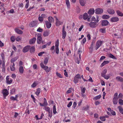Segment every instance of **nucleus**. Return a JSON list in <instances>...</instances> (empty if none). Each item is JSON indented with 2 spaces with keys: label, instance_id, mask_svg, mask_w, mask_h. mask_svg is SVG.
I'll list each match as a JSON object with an SVG mask.
<instances>
[{
  "label": "nucleus",
  "instance_id": "1",
  "mask_svg": "<svg viewBox=\"0 0 123 123\" xmlns=\"http://www.w3.org/2000/svg\"><path fill=\"white\" fill-rule=\"evenodd\" d=\"M104 42L103 41L98 40L96 42L95 46V49L96 50H97L99 48L100 46L102 45L103 43Z\"/></svg>",
  "mask_w": 123,
  "mask_h": 123
},
{
  "label": "nucleus",
  "instance_id": "2",
  "mask_svg": "<svg viewBox=\"0 0 123 123\" xmlns=\"http://www.w3.org/2000/svg\"><path fill=\"white\" fill-rule=\"evenodd\" d=\"M59 44V40H57L55 43V51L56 54H58L59 53V49L58 48V46Z\"/></svg>",
  "mask_w": 123,
  "mask_h": 123
},
{
  "label": "nucleus",
  "instance_id": "3",
  "mask_svg": "<svg viewBox=\"0 0 123 123\" xmlns=\"http://www.w3.org/2000/svg\"><path fill=\"white\" fill-rule=\"evenodd\" d=\"M40 66L41 68L43 69L45 72L47 73L49 72V68L48 67L44 65L42 62L41 63Z\"/></svg>",
  "mask_w": 123,
  "mask_h": 123
},
{
  "label": "nucleus",
  "instance_id": "4",
  "mask_svg": "<svg viewBox=\"0 0 123 123\" xmlns=\"http://www.w3.org/2000/svg\"><path fill=\"white\" fill-rule=\"evenodd\" d=\"M2 93L5 98L9 94L8 90L6 89H4L2 90Z\"/></svg>",
  "mask_w": 123,
  "mask_h": 123
},
{
  "label": "nucleus",
  "instance_id": "5",
  "mask_svg": "<svg viewBox=\"0 0 123 123\" xmlns=\"http://www.w3.org/2000/svg\"><path fill=\"white\" fill-rule=\"evenodd\" d=\"M12 81V79L9 78V76H7L6 78V83L8 84H11Z\"/></svg>",
  "mask_w": 123,
  "mask_h": 123
},
{
  "label": "nucleus",
  "instance_id": "6",
  "mask_svg": "<svg viewBox=\"0 0 123 123\" xmlns=\"http://www.w3.org/2000/svg\"><path fill=\"white\" fill-rule=\"evenodd\" d=\"M42 40V38L40 34H38L37 35V42L38 44H40L41 43Z\"/></svg>",
  "mask_w": 123,
  "mask_h": 123
},
{
  "label": "nucleus",
  "instance_id": "7",
  "mask_svg": "<svg viewBox=\"0 0 123 123\" xmlns=\"http://www.w3.org/2000/svg\"><path fill=\"white\" fill-rule=\"evenodd\" d=\"M67 33L65 31V26H63L62 30V38L63 39L65 38L66 35Z\"/></svg>",
  "mask_w": 123,
  "mask_h": 123
},
{
  "label": "nucleus",
  "instance_id": "8",
  "mask_svg": "<svg viewBox=\"0 0 123 123\" xmlns=\"http://www.w3.org/2000/svg\"><path fill=\"white\" fill-rule=\"evenodd\" d=\"M119 18L116 17H113L110 19V21L112 22H115L118 21Z\"/></svg>",
  "mask_w": 123,
  "mask_h": 123
},
{
  "label": "nucleus",
  "instance_id": "9",
  "mask_svg": "<svg viewBox=\"0 0 123 123\" xmlns=\"http://www.w3.org/2000/svg\"><path fill=\"white\" fill-rule=\"evenodd\" d=\"M89 25L92 28H94L96 27L97 25V24L95 22H90Z\"/></svg>",
  "mask_w": 123,
  "mask_h": 123
},
{
  "label": "nucleus",
  "instance_id": "10",
  "mask_svg": "<svg viewBox=\"0 0 123 123\" xmlns=\"http://www.w3.org/2000/svg\"><path fill=\"white\" fill-rule=\"evenodd\" d=\"M37 22L36 21H33L31 22L30 24V26L31 27L37 26Z\"/></svg>",
  "mask_w": 123,
  "mask_h": 123
},
{
  "label": "nucleus",
  "instance_id": "11",
  "mask_svg": "<svg viewBox=\"0 0 123 123\" xmlns=\"http://www.w3.org/2000/svg\"><path fill=\"white\" fill-rule=\"evenodd\" d=\"M107 11L111 15H113L115 13L114 10L112 8H109L107 10Z\"/></svg>",
  "mask_w": 123,
  "mask_h": 123
},
{
  "label": "nucleus",
  "instance_id": "12",
  "mask_svg": "<svg viewBox=\"0 0 123 123\" xmlns=\"http://www.w3.org/2000/svg\"><path fill=\"white\" fill-rule=\"evenodd\" d=\"M55 23L57 26H59L62 24V22L59 20L57 18L55 17Z\"/></svg>",
  "mask_w": 123,
  "mask_h": 123
},
{
  "label": "nucleus",
  "instance_id": "13",
  "mask_svg": "<svg viewBox=\"0 0 123 123\" xmlns=\"http://www.w3.org/2000/svg\"><path fill=\"white\" fill-rule=\"evenodd\" d=\"M30 45H27L24 47L23 50V52L25 53L27 52L30 49Z\"/></svg>",
  "mask_w": 123,
  "mask_h": 123
},
{
  "label": "nucleus",
  "instance_id": "14",
  "mask_svg": "<svg viewBox=\"0 0 123 123\" xmlns=\"http://www.w3.org/2000/svg\"><path fill=\"white\" fill-rule=\"evenodd\" d=\"M103 11L102 9L98 8L96 9L95 13L96 14H100L103 12Z\"/></svg>",
  "mask_w": 123,
  "mask_h": 123
},
{
  "label": "nucleus",
  "instance_id": "15",
  "mask_svg": "<svg viewBox=\"0 0 123 123\" xmlns=\"http://www.w3.org/2000/svg\"><path fill=\"white\" fill-rule=\"evenodd\" d=\"M109 23V22L107 20H103L101 23V25L103 26H105L107 25Z\"/></svg>",
  "mask_w": 123,
  "mask_h": 123
},
{
  "label": "nucleus",
  "instance_id": "16",
  "mask_svg": "<svg viewBox=\"0 0 123 123\" xmlns=\"http://www.w3.org/2000/svg\"><path fill=\"white\" fill-rule=\"evenodd\" d=\"M45 23L47 27L48 28H49L51 27V23L47 21H46L45 22Z\"/></svg>",
  "mask_w": 123,
  "mask_h": 123
},
{
  "label": "nucleus",
  "instance_id": "17",
  "mask_svg": "<svg viewBox=\"0 0 123 123\" xmlns=\"http://www.w3.org/2000/svg\"><path fill=\"white\" fill-rule=\"evenodd\" d=\"M36 40V38L35 37H33L32 39L30 40L29 41V43L31 44L34 43Z\"/></svg>",
  "mask_w": 123,
  "mask_h": 123
},
{
  "label": "nucleus",
  "instance_id": "18",
  "mask_svg": "<svg viewBox=\"0 0 123 123\" xmlns=\"http://www.w3.org/2000/svg\"><path fill=\"white\" fill-rule=\"evenodd\" d=\"M18 70L20 74H21L23 73L24 69L22 66H20Z\"/></svg>",
  "mask_w": 123,
  "mask_h": 123
},
{
  "label": "nucleus",
  "instance_id": "19",
  "mask_svg": "<svg viewBox=\"0 0 123 123\" xmlns=\"http://www.w3.org/2000/svg\"><path fill=\"white\" fill-rule=\"evenodd\" d=\"M38 82L37 81H34L31 86V87L32 88H34L38 84Z\"/></svg>",
  "mask_w": 123,
  "mask_h": 123
},
{
  "label": "nucleus",
  "instance_id": "20",
  "mask_svg": "<svg viewBox=\"0 0 123 123\" xmlns=\"http://www.w3.org/2000/svg\"><path fill=\"white\" fill-rule=\"evenodd\" d=\"M113 102L114 104L116 105L118 102V98H117L114 97L113 99Z\"/></svg>",
  "mask_w": 123,
  "mask_h": 123
},
{
  "label": "nucleus",
  "instance_id": "21",
  "mask_svg": "<svg viewBox=\"0 0 123 123\" xmlns=\"http://www.w3.org/2000/svg\"><path fill=\"white\" fill-rule=\"evenodd\" d=\"M109 63V61H104L101 64L100 67H102L106 64H108Z\"/></svg>",
  "mask_w": 123,
  "mask_h": 123
},
{
  "label": "nucleus",
  "instance_id": "22",
  "mask_svg": "<svg viewBox=\"0 0 123 123\" xmlns=\"http://www.w3.org/2000/svg\"><path fill=\"white\" fill-rule=\"evenodd\" d=\"M94 10L93 8H91L89 10L88 12V13L90 15H92L94 14Z\"/></svg>",
  "mask_w": 123,
  "mask_h": 123
},
{
  "label": "nucleus",
  "instance_id": "23",
  "mask_svg": "<svg viewBox=\"0 0 123 123\" xmlns=\"http://www.w3.org/2000/svg\"><path fill=\"white\" fill-rule=\"evenodd\" d=\"M15 31L18 34H21L23 33L22 31L17 28H16L15 29Z\"/></svg>",
  "mask_w": 123,
  "mask_h": 123
},
{
  "label": "nucleus",
  "instance_id": "24",
  "mask_svg": "<svg viewBox=\"0 0 123 123\" xmlns=\"http://www.w3.org/2000/svg\"><path fill=\"white\" fill-rule=\"evenodd\" d=\"M49 34V30L46 31L44 32L43 34V36L44 37L48 36Z\"/></svg>",
  "mask_w": 123,
  "mask_h": 123
},
{
  "label": "nucleus",
  "instance_id": "25",
  "mask_svg": "<svg viewBox=\"0 0 123 123\" xmlns=\"http://www.w3.org/2000/svg\"><path fill=\"white\" fill-rule=\"evenodd\" d=\"M80 3L82 6H84L86 3L85 0H79Z\"/></svg>",
  "mask_w": 123,
  "mask_h": 123
},
{
  "label": "nucleus",
  "instance_id": "26",
  "mask_svg": "<svg viewBox=\"0 0 123 123\" xmlns=\"http://www.w3.org/2000/svg\"><path fill=\"white\" fill-rule=\"evenodd\" d=\"M116 12L118 16L121 17L123 16V13L120 11L119 10H117Z\"/></svg>",
  "mask_w": 123,
  "mask_h": 123
},
{
  "label": "nucleus",
  "instance_id": "27",
  "mask_svg": "<svg viewBox=\"0 0 123 123\" xmlns=\"http://www.w3.org/2000/svg\"><path fill=\"white\" fill-rule=\"evenodd\" d=\"M116 80L120 82L123 81V79L121 77L119 76H117L116 78Z\"/></svg>",
  "mask_w": 123,
  "mask_h": 123
},
{
  "label": "nucleus",
  "instance_id": "28",
  "mask_svg": "<svg viewBox=\"0 0 123 123\" xmlns=\"http://www.w3.org/2000/svg\"><path fill=\"white\" fill-rule=\"evenodd\" d=\"M66 4L67 8L69 9L70 8V2L69 0H66Z\"/></svg>",
  "mask_w": 123,
  "mask_h": 123
},
{
  "label": "nucleus",
  "instance_id": "29",
  "mask_svg": "<svg viewBox=\"0 0 123 123\" xmlns=\"http://www.w3.org/2000/svg\"><path fill=\"white\" fill-rule=\"evenodd\" d=\"M15 65L14 63H13V65H11L10 66V67L11 71H14L15 70V68L14 67Z\"/></svg>",
  "mask_w": 123,
  "mask_h": 123
},
{
  "label": "nucleus",
  "instance_id": "30",
  "mask_svg": "<svg viewBox=\"0 0 123 123\" xmlns=\"http://www.w3.org/2000/svg\"><path fill=\"white\" fill-rule=\"evenodd\" d=\"M102 18L104 19H107L110 18L109 15H103L102 17Z\"/></svg>",
  "mask_w": 123,
  "mask_h": 123
},
{
  "label": "nucleus",
  "instance_id": "31",
  "mask_svg": "<svg viewBox=\"0 0 123 123\" xmlns=\"http://www.w3.org/2000/svg\"><path fill=\"white\" fill-rule=\"evenodd\" d=\"M48 20L49 21V22L50 23H52L54 22V19L52 17L49 16L48 17Z\"/></svg>",
  "mask_w": 123,
  "mask_h": 123
},
{
  "label": "nucleus",
  "instance_id": "32",
  "mask_svg": "<svg viewBox=\"0 0 123 123\" xmlns=\"http://www.w3.org/2000/svg\"><path fill=\"white\" fill-rule=\"evenodd\" d=\"M5 62H3V63L2 64V67L1 68H2V71L4 73L5 72Z\"/></svg>",
  "mask_w": 123,
  "mask_h": 123
},
{
  "label": "nucleus",
  "instance_id": "33",
  "mask_svg": "<svg viewBox=\"0 0 123 123\" xmlns=\"http://www.w3.org/2000/svg\"><path fill=\"white\" fill-rule=\"evenodd\" d=\"M118 108L119 109V111L120 113L123 114V109L122 107L119 106L118 107Z\"/></svg>",
  "mask_w": 123,
  "mask_h": 123
},
{
  "label": "nucleus",
  "instance_id": "34",
  "mask_svg": "<svg viewBox=\"0 0 123 123\" xmlns=\"http://www.w3.org/2000/svg\"><path fill=\"white\" fill-rule=\"evenodd\" d=\"M88 17V15L86 13H84L83 15V18L84 19V20H86Z\"/></svg>",
  "mask_w": 123,
  "mask_h": 123
},
{
  "label": "nucleus",
  "instance_id": "35",
  "mask_svg": "<svg viewBox=\"0 0 123 123\" xmlns=\"http://www.w3.org/2000/svg\"><path fill=\"white\" fill-rule=\"evenodd\" d=\"M107 70L106 69H105L103 70L101 73L102 76L103 77L104 75H105V74L107 72Z\"/></svg>",
  "mask_w": 123,
  "mask_h": 123
},
{
  "label": "nucleus",
  "instance_id": "36",
  "mask_svg": "<svg viewBox=\"0 0 123 123\" xmlns=\"http://www.w3.org/2000/svg\"><path fill=\"white\" fill-rule=\"evenodd\" d=\"M101 97V95H97L93 98V99L94 100H96L99 99Z\"/></svg>",
  "mask_w": 123,
  "mask_h": 123
},
{
  "label": "nucleus",
  "instance_id": "37",
  "mask_svg": "<svg viewBox=\"0 0 123 123\" xmlns=\"http://www.w3.org/2000/svg\"><path fill=\"white\" fill-rule=\"evenodd\" d=\"M110 76V74H107L106 75H105L103 77L106 79H109Z\"/></svg>",
  "mask_w": 123,
  "mask_h": 123
},
{
  "label": "nucleus",
  "instance_id": "38",
  "mask_svg": "<svg viewBox=\"0 0 123 123\" xmlns=\"http://www.w3.org/2000/svg\"><path fill=\"white\" fill-rule=\"evenodd\" d=\"M18 58L17 57H15L12 58L11 60V62L12 63H14V62Z\"/></svg>",
  "mask_w": 123,
  "mask_h": 123
},
{
  "label": "nucleus",
  "instance_id": "39",
  "mask_svg": "<svg viewBox=\"0 0 123 123\" xmlns=\"http://www.w3.org/2000/svg\"><path fill=\"white\" fill-rule=\"evenodd\" d=\"M41 89L40 88H38L37 89V91L35 92L36 94L38 96L40 93Z\"/></svg>",
  "mask_w": 123,
  "mask_h": 123
},
{
  "label": "nucleus",
  "instance_id": "40",
  "mask_svg": "<svg viewBox=\"0 0 123 123\" xmlns=\"http://www.w3.org/2000/svg\"><path fill=\"white\" fill-rule=\"evenodd\" d=\"M30 49V51L31 53H33L35 51V48L34 46H32Z\"/></svg>",
  "mask_w": 123,
  "mask_h": 123
},
{
  "label": "nucleus",
  "instance_id": "41",
  "mask_svg": "<svg viewBox=\"0 0 123 123\" xmlns=\"http://www.w3.org/2000/svg\"><path fill=\"white\" fill-rule=\"evenodd\" d=\"M53 112L54 114H55L56 113H57L56 107L55 105H54L53 107Z\"/></svg>",
  "mask_w": 123,
  "mask_h": 123
},
{
  "label": "nucleus",
  "instance_id": "42",
  "mask_svg": "<svg viewBox=\"0 0 123 123\" xmlns=\"http://www.w3.org/2000/svg\"><path fill=\"white\" fill-rule=\"evenodd\" d=\"M46 111L48 112L50 111V108L47 106H45L44 109Z\"/></svg>",
  "mask_w": 123,
  "mask_h": 123
},
{
  "label": "nucleus",
  "instance_id": "43",
  "mask_svg": "<svg viewBox=\"0 0 123 123\" xmlns=\"http://www.w3.org/2000/svg\"><path fill=\"white\" fill-rule=\"evenodd\" d=\"M109 57L113 59H116V58L113 55L110 54L109 55Z\"/></svg>",
  "mask_w": 123,
  "mask_h": 123
},
{
  "label": "nucleus",
  "instance_id": "44",
  "mask_svg": "<svg viewBox=\"0 0 123 123\" xmlns=\"http://www.w3.org/2000/svg\"><path fill=\"white\" fill-rule=\"evenodd\" d=\"M99 31L102 33H104L105 32V28H101L100 29Z\"/></svg>",
  "mask_w": 123,
  "mask_h": 123
},
{
  "label": "nucleus",
  "instance_id": "45",
  "mask_svg": "<svg viewBox=\"0 0 123 123\" xmlns=\"http://www.w3.org/2000/svg\"><path fill=\"white\" fill-rule=\"evenodd\" d=\"M1 56L2 57V61L3 62H5V57H4V54L3 53H2L1 54Z\"/></svg>",
  "mask_w": 123,
  "mask_h": 123
},
{
  "label": "nucleus",
  "instance_id": "46",
  "mask_svg": "<svg viewBox=\"0 0 123 123\" xmlns=\"http://www.w3.org/2000/svg\"><path fill=\"white\" fill-rule=\"evenodd\" d=\"M16 89L15 88H13L11 90L10 94H13L15 91Z\"/></svg>",
  "mask_w": 123,
  "mask_h": 123
},
{
  "label": "nucleus",
  "instance_id": "47",
  "mask_svg": "<svg viewBox=\"0 0 123 123\" xmlns=\"http://www.w3.org/2000/svg\"><path fill=\"white\" fill-rule=\"evenodd\" d=\"M79 81V80L78 79L74 77V82L75 84H76L78 83Z\"/></svg>",
  "mask_w": 123,
  "mask_h": 123
},
{
  "label": "nucleus",
  "instance_id": "48",
  "mask_svg": "<svg viewBox=\"0 0 123 123\" xmlns=\"http://www.w3.org/2000/svg\"><path fill=\"white\" fill-rule=\"evenodd\" d=\"M43 104L45 106H47L48 105V103L47 101L46 98H44V102Z\"/></svg>",
  "mask_w": 123,
  "mask_h": 123
},
{
  "label": "nucleus",
  "instance_id": "49",
  "mask_svg": "<svg viewBox=\"0 0 123 123\" xmlns=\"http://www.w3.org/2000/svg\"><path fill=\"white\" fill-rule=\"evenodd\" d=\"M100 119L102 121H104L105 120V118L104 116L100 117Z\"/></svg>",
  "mask_w": 123,
  "mask_h": 123
},
{
  "label": "nucleus",
  "instance_id": "50",
  "mask_svg": "<svg viewBox=\"0 0 123 123\" xmlns=\"http://www.w3.org/2000/svg\"><path fill=\"white\" fill-rule=\"evenodd\" d=\"M118 103L121 105H123V100L121 99L119 100Z\"/></svg>",
  "mask_w": 123,
  "mask_h": 123
},
{
  "label": "nucleus",
  "instance_id": "51",
  "mask_svg": "<svg viewBox=\"0 0 123 123\" xmlns=\"http://www.w3.org/2000/svg\"><path fill=\"white\" fill-rule=\"evenodd\" d=\"M74 77L78 79H81V76L79 74H77Z\"/></svg>",
  "mask_w": 123,
  "mask_h": 123
},
{
  "label": "nucleus",
  "instance_id": "52",
  "mask_svg": "<svg viewBox=\"0 0 123 123\" xmlns=\"http://www.w3.org/2000/svg\"><path fill=\"white\" fill-rule=\"evenodd\" d=\"M48 116L50 117V119L52 117V111H50L48 112Z\"/></svg>",
  "mask_w": 123,
  "mask_h": 123
},
{
  "label": "nucleus",
  "instance_id": "53",
  "mask_svg": "<svg viewBox=\"0 0 123 123\" xmlns=\"http://www.w3.org/2000/svg\"><path fill=\"white\" fill-rule=\"evenodd\" d=\"M86 88L85 87L82 88L81 89V94H84L85 92Z\"/></svg>",
  "mask_w": 123,
  "mask_h": 123
},
{
  "label": "nucleus",
  "instance_id": "54",
  "mask_svg": "<svg viewBox=\"0 0 123 123\" xmlns=\"http://www.w3.org/2000/svg\"><path fill=\"white\" fill-rule=\"evenodd\" d=\"M56 75L59 78H62V77L61 74L58 72H56Z\"/></svg>",
  "mask_w": 123,
  "mask_h": 123
},
{
  "label": "nucleus",
  "instance_id": "55",
  "mask_svg": "<svg viewBox=\"0 0 123 123\" xmlns=\"http://www.w3.org/2000/svg\"><path fill=\"white\" fill-rule=\"evenodd\" d=\"M15 39V37L14 36H12L11 38V40L12 42L14 41Z\"/></svg>",
  "mask_w": 123,
  "mask_h": 123
},
{
  "label": "nucleus",
  "instance_id": "56",
  "mask_svg": "<svg viewBox=\"0 0 123 123\" xmlns=\"http://www.w3.org/2000/svg\"><path fill=\"white\" fill-rule=\"evenodd\" d=\"M77 105L76 103V102H74L72 106L73 108L74 109H75Z\"/></svg>",
  "mask_w": 123,
  "mask_h": 123
},
{
  "label": "nucleus",
  "instance_id": "57",
  "mask_svg": "<svg viewBox=\"0 0 123 123\" xmlns=\"http://www.w3.org/2000/svg\"><path fill=\"white\" fill-rule=\"evenodd\" d=\"M43 31V29L41 28L40 27H39L37 30V31L39 32H42Z\"/></svg>",
  "mask_w": 123,
  "mask_h": 123
},
{
  "label": "nucleus",
  "instance_id": "58",
  "mask_svg": "<svg viewBox=\"0 0 123 123\" xmlns=\"http://www.w3.org/2000/svg\"><path fill=\"white\" fill-rule=\"evenodd\" d=\"M72 88H70L69 89V90H68L66 92V93L68 94V93H70L72 92L71 90H70L72 89Z\"/></svg>",
  "mask_w": 123,
  "mask_h": 123
},
{
  "label": "nucleus",
  "instance_id": "59",
  "mask_svg": "<svg viewBox=\"0 0 123 123\" xmlns=\"http://www.w3.org/2000/svg\"><path fill=\"white\" fill-rule=\"evenodd\" d=\"M41 16L43 19L44 18L47 17L46 15L44 14H42Z\"/></svg>",
  "mask_w": 123,
  "mask_h": 123
},
{
  "label": "nucleus",
  "instance_id": "60",
  "mask_svg": "<svg viewBox=\"0 0 123 123\" xmlns=\"http://www.w3.org/2000/svg\"><path fill=\"white\" fill-rule=\"evenodd\" d=\"M48 60L47 58H45L44 60V63L45 65H46L48 62Z\"/></svg>",
  "mask_w": 123,
  "mask_h": 123
},
{
  "label": "nucleus",
  "instance_id": "61",
  "mask_svg": "<svg viewBox=\"0 0 123 123\" xmlns=\"http://www.w3.org/2000/svg\"><path fill=\"white\" fill-rule=\"evenodd\" d=\"M10 98L13 101H15L16 100V98L13 96L11 97Z\"/></svg>",
  "mask_w": 123,
  "mask_h": 123
},
{
  "label": "nucleus",
  "instance_id": "62",
  "mask_svg": "<svg viewBox=\"0 0 123 123\" xmlns=\"http://www.w3.org/2000/svg\"><path fill=\"white\" fill-rule=\"evenodd\" d=\"M86 41V39L85 38H84L81 41V43L84 44Z\"/></svg>",
  "mask_w": 123,
  "mask_h": 123
},
{
  "label": "nucleus",
  "instance_id": "63",
  "mask_svg": "<svg viewBox=\"0 0 123 123\" xmlns=\"http://www.w3.org/2000/svg\"><path fill=\"white\" fill-rule=\"evenodd\" d=\"M11 77L13 79H15L16 77V76L15 74H13L12 75Z\"/></svg>",
  "mask_w": 123,
  "mask_h": 123
},
{
  "label": "nucleus",
  "instance_id": "64",
  "mask_svg": "<svg viewBox=\"0 0 123 123\" xmlns=\"http://www.w3.org/2000/svg\"><path fill=\"white\" fill-rule=\"evenodd\" d=\"M72 102L71 101H70L68 105H67V106L68 107H69L71 106V105H72Z\"/></svg>",
  "mask_w": 123,
  "mask_h": 123
}]
</instances>
